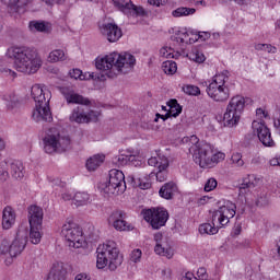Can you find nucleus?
<instances>
[{
	"label": "nucleus",
	"mask_w": 280,
	"mask_h": 280,
	"mask_svg": "<svg viewBox=\"0 0 280 280\" xmlns=\"http://www.w3.org/2000/svg\"><path fill=\"white\" fill-rule=\"evenodd\" d=\"M7 58L13 60V67L20 73L32 75L38 72L43 67V58L34 47L30 46H11L7 49Z\"/></svg>",
	"instance_id": "1"
},
{
	"label": "nucleus",
	"mask_w": 280,
	"mask_h": 280,
	"mask_svg": "<svg viewBox=\"0 0 280 280\" xmlns=\"http://www.w3.org/2000/svg\"><path fill=\"white\" fill-rule=\"evenodd\" d=\"M96 255V268L98 270H103L107 266L112 272H115L124 264V255H121L117 243L114 241H107L98 245Z\"/></svg>",
	"instance_id": "2"
},
{
	"label": "nucleus",
	"mask_w": 280,
	"mask_h": 280,
	"mask_svg": "<svg viewBox=\"0 0 280 280\" xmlns=\"http://www.w3.org/2000/svg\"><path fill=\"white\" fill-rule=\"evenodd\" d=\"M190 141L195 142L189 150L192 152V159L198 166L202 168L215 167L218 163L224 161L226 156L224 153H213V148L209 143L198 144V137L191 136Z\"/></svg>",
	"instance_id": "3"
},
{
	"label": "nucleus",
	"mask_w": 280,
	"mask_h": 280,
	"mask_svg": "<svg viewBox=\"0 0 280 280\" xmlns=\"http://www.w3.org/2000/svg\"><path fill=\"white\" fill-rule=\"evenodd\" d=\"M31 95L35 102L33 119L35 121H52L54 117H51V109H49V100H51V92L36 84L32 86Z\"/></svg>",
	"instance_id": "4"
},
{
	"label": "nucleus",
	"mask_w": 280,
	"mask_h": 280,
	"mask_svg": "<svg viewBox=\"0 0 280 280\" xmlns=\"http://www.w3.org/2000/svg\"><path fill=\"white\" fill-rule=\"evenodd\" d=\"M27 224L20 225L18 233L10 244L9 240H2L0 244V253L1 255H10V257H19L23 250H25V246H27V235H28Z\"/></svg>",
	"instance_id": "5"
},
{
	"label": "nucleus",
	"mask_w": 280,
	"mask_h": 280,
	"mask_svg": "<svg viewBox=\"0 0 280 280\" xmlns=\"http://www.w3.org/2000/svg\"><path fill=\"white\" fill-rule=\"evenodd\" d=\"M71 149V138L62 136L56 127L48 129L44 138V150L46 154H54V152H67Z\"/></svg>",
	"instance_id": "6"
},
{
	"label": "nucleus",
	"mask_w": 280,
	"mask_h": 280,
	"mask_svg": "<svg viewBox=\"0 0 280 280\" xmlns=\"http://www.w3.org/2000/svg\"><path fill=\"white\" fill-rule=\"evenodd\" d=\"M246 106V98L242 95L233 96L223 114V122L228 128H233L240 124L242 119V113H244V107Z\"/></svg>",
	"instance_id": "7"
},
{
	"label": "nucleus",
	"mask_w": 280,
	"mask_h": 280,
	"mask_svg": "<svg viewBox=\"0 0 280 280\" xmlns=\"http://www.w3.org/2000/svg\"><path fill=\"white\" fill-rule=\"evenodd\" d=\"M228 77L224 74H215L212 82L207 88V94L213 102H226L231 97V91L226 86Z\"/></svg>",
	"instance_id": "8"
},
{
	"label": "nucleus",
	"mask_w": 280,
	"mask_h": 280,
	"mask_svg": "<svg viewBox=\"0 0 280 280\" xmlns=\"http://www.w3.org/2000/svg\"><path fill=\"white\" fill-rule=\"evenodd\" d=\"M106 196H119L126 191V175L119 170L109 171V180L101 186Z\"/></svg>",
	"instance_id": "9"
},
{
	"label": "nucleus",
	"mask_w": 280,
	"mask_h": 280,
	"mask_svg": "<svg viewBox=\"0 0 280 280\" xmlns=\"http://www.w3.org/2000/svg\"><path fill=\"white\" fill-rule=\"evenodd\" d=\"M61 235L65 237L66 242H68L70 248H82L84 246L82 229L73 223V221H68L63 224Z\"/></svg>",
	"instance_id": "10"
},
{
	"label": "nucleus",
	"mask_w": 280,
	"mask_h": 280,
	"mask_svg": "<svg viewBox=\"0 0 280 280\" xmlns=\"http://www.w3.org/2000/svg\"><path fill=\"white\" fill-rule=\"evenodd\" d=\"M114 69H116V73H122L126 75L127 73L132 72L135 69V65H137V58H135V55L130 52H114Z\"/></svg>",
	"instance_id": "11"
},
{
	"label": "nucleus",
	"mask_w": 280,
	"mask_h": 280,
	"mask_svg": "<svg viewBox=\"0 0 280 280\" xmlns=\"http://www.w3.org/2000/svg\"><path fill=\"white\" fill-rule=\"evenodd\" d=\"M143 219L145 222H150L152 229L159 230L161 226H165L170 220V213L164 208H153L143 212Z\"/></svg>",
	"instance_id": "12"
},
{
	"label": "nucleus",
	"mask_w": 280,
	"mask_h": 280,
	"mask_svg": "<svg viewBox=\"0 0 280 280\" xmlns=\"http://www.w3.org/2000/svg\"><path fill=\"white\" fill-rule=\"evenodd\" d=\"M235 203L228 201L224 206L220 207L212 214L213 224H220V226H226L231 218H235Z\"/></svg>",
	"instance_id": "13"
},
{
	"label": "nucleus",
	"mask_w": 280,
	"mask_h": 280,
	"mask_svg": "<svg viewBox=\"0 0 280 280\" xmlns=\"http://www.w3.org/2000/svg\"><path fill=\"white\" fill-rule=\"evenodd\" d=\"M154 253L160 255L161 257H166L167 259H172L174 257V249L170 246V240L167 236H164L163 233L158 232L154 234Z\"/></svg>",
	"instance_id": "14"
},
{
	"label": "nucleus",
	"mask_w": 280,
	"mask_h": 280,
	"mask_svg": "<svg viewBox=\"0 0 280 280\" xmlns=\"http://www.w3.org/2000/svg\"><path fill=\"white\" fill-rule=\"evenodd\" d=\"M252 128L254 130V135H257L262 145H265L266 148H272L275 145V140H272L270 129H268L266 124L254 120L252 124Z\"/></svg>",
	"instance_id": "15"
},
{
	"label": "nucleus",
	"mask_w": 280,
	"mask_h": 280,
	"mask_svg": "<svg viewBox=\"0 0 280 280\" xmlns=\"http://www.w3.org/2000/svg\"><path fill=\"white\" fill-rule=\"evenodd\" d=\"M115 8H118L124 14H130L131 16H145L148 13L143 7H137L131 1L126 2L125 0H112Z\"/></svg>",
	"instance_id": "16"
},
{
	"label": "nucleus",
	"mask_w": 280,
	"mask_h": 280,
	"mask_svg": "<svg viewBox=\"0 0 280 280\" xmlns=\"http://www.w3.org/2000/svg\"><path fill=\"white\" fill-rule=\"evenodd\" d=\"M59 91L68 104H81L82 106H89L91 104V101L88 97L75 93V90L71 86H61L59 88Z\"/></svg>",
	"instance_id": "17"
},
{
	"label": "nucleus",
	"mask_w": 280,
	"mask_h": 280,
	"mask_svg": "<svg viewBox=\"0 0 280 280\" xmlns=\"http://www.w3.org/2000/svg\"><path fill=\"white\" fill-rule=\"evenodd\" d=\"M97 117H100V113L95 110L85 113L84 109L77 107L70 115V121H75V124H91V121H97Z\"/></svg>",
	"instance_id": "18"
},
{
	"label": "nucleus",
	"mask_w": 280,
	"mask_h": 280,
	"mask_svg": "<svg viewBox=\"0 0 280 280\" xmlns=\"http://www.w3.org/2000/svg\"><path fill=\"white\" fill-rule=\"evenodd\" d=\"M100 32L102 36L108 40V43H117V40L124 36L121 28H119V26L115 23H105L101 25Z\"/></svg>",
	"instance_id": "19"
},
{
	"label": "nucleus",
	"mask_w": 280,
	"mask_h": 280,
	"mask_svg": "<svg viewBox=\"0 0 280 280\" xmlns=\"http://www.w3.org/2000/svg\"><path fill=\"white\" fill-rule=\"evenodd\" d=\"M115 52H112L101 59H96V69L100 71H108L107 78H117L115 69Z\"/></svg>",
	"instance_id": "20"
},
{
	"label": "nucleus",
	"mask_w": 280,
	"mask_h": 280,
	"mask_svg": "<svg viewBox=\"0 0 280 280\" xmlns=\"http://www.w3.org/2000/svg\"><path fill=\"white\" fill-rule=\"evenodd\" d=\"M108 220L116 231H132L133 229L132 225L126 222V212L121 210L114 211Z\"/></svg>",
	"instance_id": "21"
},
{
	"label": "nucleus",
	"mask_w": 280,
	"mask_h": 280,
	"mask_svg": "<svg viewBox=\"0 0 280 280\" xmlns=\"http://www.w3.org/2000/svg\"><path fill=\"white\" fill-rule=\"evenodd\" d=\"M139 159V151L127 150L126 153L113 158L112 163L116 167H125L128 163H135Z\"/></svg>",
	"instance_id": "22"
},
{
	"label": "nucleus",
	"mask_w": 280,
	"mask_h": 280,
	"mask_svg": "<svg viewBox=\"0 0 280 280\" xmlns=\"http://www.w3.org/2000/svg\"><path fill=\"white\" fill-rule=\"evenodd\" d=\"M27 213L30 226H43V218L45 215L43 208L33 205L27 208Z\"/></svg>",
	"instance_id": "23"
},
{
	"label": "nucleus",
	"mask_w": 280,
	"mask_h": 280,
	"mask_svg": "<svg viewBox=\"0 0 280 280\" xmlns=\"http://www.w3.org/2000/svg\"><path fill=\"white\" fill-rule=\"evenodd\" d=\"M47 280H67V268L65 267V262H54Z\"/></svg>",
	"instance_id": "24"
},
{
	"label": "nucleus",
	"mask_w": 280,
	"mask_h": 280,
	"mask_svg": "<svg viewBox=\"0 0 280 280\" xmlns=\"http://www.w3.org/2000/svg\"><path fill=\"white\" fill-rule=\"evenodd\" d=\"M16 222V212L12 207L8 206L2 212V229L5 231L12 229Z\"/></svg>",
	"instance_id": "25"
},
{
	"label": "nucleus",
	"mask_w": 280,
	"mask_h": 280,
	"mask_svg": "<svg viewBox=\"0 0 280 280\" xmlns=\"http://www.w3.org/2000/svg\"><path fill=\"white\" fill-rule=\"evenodd\" d=\"M148 164L151 167H155V172L159 170H167L170 167V160L167 156L159 154L148 160Z\"/></svg>",
	"instance_id": "26"
},
{
	"label": "nucleus",
	"mask_w": 280,
	"mask_h": 280,
	"mask_svg": "<svg viewBox=\"0 0 280 280\" xmlns=\"http://www.w3.org/2000/svg\"><path fill=\"white\" fill-rule=\"evenodd\" d=\"M8 8L10 14H16L21 8H25L32 0H0Z\"/></svg>",
	"instance_id": "27"
},
{
	"label": "nucleus",
	"mask_w": 280,
	"mask_h": 280,
	"mask_svg": "<svg viewBox=\"0 0 280 280\" xmlns=\"http://www.w3.org/2000/svg\"><path fill=\"white\" fill-rule=\"evenodd\" d=\"M176 191H178L176 184L174 182H168L160 188L159 194L161 198H164L165 200H172Z\"/></svg>",
	"instance_id": "28"
},
{
	"label": "nucleus",
	"mask_w": 280,
	"mask_h": 280,
	"mask_svg": "<svg viewBox=\"0 0 280 280\" xmlns=\"http://www.w3.org/2000/svg\"><path fill=\"white\" fill-rule=\"evenodd\" d=\"M256 185H259V178L255 175H247L243 178V183L240 186L241 194H246L250 189H255Z\"/></svg>",
	"instance_id": "29"
},
{
	"label": "nucleus",
	"mask_w": 280,
	"mask_h": 280,
	"mask_svg": "<svg viewBox=\"0 0 280 280\" xmlns=\"http://www.w3.org/2000/svg\"><path fill=\"white\" fill-rule=\"evenodd\" d=\"M170 109L166 113V117H178L183 113V107L178 104V101L173 98L167 102Z\"/></svg>",
	"instance_id": "30"
},
{
	"label": "nucleus",
	"mask_w": 280,
	"mask_h": 280,
	"mask_svg": "<svg viewBox=\"0 0 280 280\" xmlns=\"http://www.w3.org/2000/svg\"><path fill=\"white\" fill-rule=\"evenodd\" d=\"M25 167H23V163L15 161L11 163V176L15 178V180H21L25 176L24 172Z\"/></svg>",
	"instance_id": "31"
},
{
	"label": "nucleus",
	"mask_w": 280,
	"mask_h": 280,
	"mask_svg": "<svg viewBox=\"0 0 280 280\" xmlns=\"http://www.w3.org/2000/svg\"><path fill=\"white\" fill-rule=\"evenodd\" d=\"M43 225H30V242L31 244H40L43 234L40 233Z\"/></svg>",
	"instance_id": "32"
},
{
	"label": "nucleus",
	"mask_w": 280,
	"mask_h": 280,
	"mask_svg": "<svg viewBox=\"0 0 280 280\" xmlns=\"http://www.w3.org/2000/svg\"><path fill=\"white\" fill-rule=\"evenodd\" d=\"M104 159H105V156L101 155V154H96V155H93L92 158H90L85 164L89 172H95V170L104 163Z\"/></svg>",
	"instance_id": "33"
},
{
	"label": "nucleus",
	"mask_w": 280,
	"mask_h": 280,
	"mask_svg": "<svg viewBox=\"0 0 280 280\" xmlns=\"http://www.w3.org/2000/svg\"><path fill=\"white\" fill-rule=\"evenodd\" d=\"M75 207H85L91 203V195L89 192L79 191L73 196Z\"/></svg>",
	"instance_id": "34"
},
{
	"label": "nucleus",
	"mask_w": 280,
	"mask_h": 280,
	"mask_svg": "<svg viewBox=\"0 0 280 280\" xmlns=\"http://www.w3.org/2000/svg\"><path fill=\"white\" fill-rule=\"evenodd\" d=\"M192 14H196L195 8L179 7L172 11V16H174V19H180V16H192Z\"/></svg>",
	"instance_id": "35"
},
{
	"label": "nucleus",
	"mask_w": 280,
	"mask_h": 280,
	"mask_svg": "<svg viewBox=\"0 0 280 280\" xmlns=\"http://www.w3.org/2000/svg\"><path fill=\"white\" fill-rule=\"evenodd\" d=\"M28 27L31 32L47 33L50 30L49 23L40 21H31Z\"/></svg>",
	"instance_id": "36"
},
{
	"label": "nucleus",
	"mask_w": 280,
	"mask_h": 280,
	"mask_svg": "<svg viewBox=\"0 0 280 280\" xmlns=\"http://www.w3.org/2000/svg\"><path fill=\"white\" fill-rule=\"evenodd\" d=\"M47 60L48 62H65L67 55L62 49H55L49 52Z\"/></svg>",
	"instance_id": "37"
},
{
	"label": "nucleus",
	"mask_w": 280,
	"mask_h": 280,
	"mask_svg": "<svg viewBox=\"0 0 280 280\" xmlns=\"http://www.w3.org/2000/svg\"><path fill=\"white\" fill-rule=\"evenodd\" d=\"M173 40H176V43H179L182 45H191L192 43H196L198 38L194 39V37H189V33L187 32H179L175 37H173Z\"/></svg>",
	"instance_id": "38"
},
{
	"label": "nucleus",
	"mask_w": 280,
	"mask_h": 280,
	"mask_svg": "<svg viewBox=\"0 0 280 280\" xmlns=\"http://www.w3.org/2000/svg\"><path fill=\"white\" fill-rule=\"evenodd\" d=\"M217 223H203L199 225V233L201 235H215L218 233V228H215Z\"/></svg>",
	"instance_id": "39"
},
{
	"label": "nucleus",
	"mask_w": 280,
	"mask_h": 280,
	"mask_svg": "<svg viewBox=\"0 0 280 280\" xmlns=\"http://www.w3.org/2000/svg\"><path fill=\"white\" fill-rule=\"evenodd\" d=\"M187 57L189 60H192L194 62H198L201 65V62H205L207 58L205 57V54L202 51L198 50V48H192L190 52L187 54Z\"/></svg>",
	"instance_id": "40"
},
{
	"label": "nucleus",
	"mask_w": 280,
	"mask_h": 280,
	"mask_svg": "<svg viewBox=\"0 0 280 280\" xmlns=\"http://www.w3.org/2000/svg\"><path fill=\"white\" fill-rule=\"evenodd\" d=\"M69 75L72 78V80H91L94 78L93 73L84 74L80 69L70 70Z\"/></svg>",
	"instance_id": "41"
},
{
	"label": "nucleus",
	"mask_w": 280,
	"mask_h": 280,
	"mask_svg": "<svg viewBox=\"0 0 280 280\" xmlns=\"http://www.w3.org/2000/svg\"><path fill=\"white\" fill-rule=\"evenodd\" d=\"M162 69L167 75H174V73L178 71V66L175 61H164L162 63Z\"/></svg>",
	"instance_id": "42"
},
{
	"label": "nucleus",
	"mask_w": 280,
	"mask_h": 280,
	"mask_svg": "<svg viewBox=\"0 0 280 280\" xmlns=\"http://www.w3.org/2000/svg\"><path fill=\"white\" fill-rule=\"evenodd\" d=\"M2 100H4L7 106H9L10 108H14V106L19 104V96H16L14 92L5 93Z\"/></svg>",
	"instance_id": "43"
},
{
	"label": "nucleus",
	"mask_w": 280,
	"mask_h": 280,
	"mask_svg": "<svg viewBox=\"0 0 280 280\" xmlns=\"http://www.w3.org/2000/svg\"><path fill=\"white\" fill-rule=\"evenodd\" d=\"M183 92L186 94V95H200V88L196 86V85H184L183 86Z\"/></svg>",
	"instance_id": "44"
},
{
	"label": "nucleus",
	"mask_w": 280,
	"mask_h": 280,
	"mask_svg": "<svg viewBox=\"0 0 280 280\" xmlns=\"http://www.w3.org/2000/svg\"><path fill=\"white\" fill-rule=\"evenodd\" d=\"M256 49L258 51H267L268 54H276L277 47L270 45V44H258L256 45Z\"/></svg>",
	"instance_id": "45"
},
{
	"label": "nucleus",
	"mask_w": 280,
	"mask_h": 280,
	"mask_svg": "<svg viewBox=\"0 0 280 280\" xmlns=\"http://www.w3.org/2000/svg\"><path fill=\"white\" fill-rule=\"evenodd\" d=\"M232 165L234 167H244V160L240 153H233L231 156Z\"/></svg>",
	"instance_id": "46"
},
{
	"label": "nucleus",
	"mask_w": 280,
	"mask_h": 280,
	"mask_svg": "<svg viewBox=\"0 0 280 280\" xmlns=\"http://www.w3.org/2000/svg\"><path fill=\"white\" fill-rule=\"evenodd\" d=\"M168 171L167 168H161L159 171H155V178L159 180V183H165L167 180Z\"/></svg>",
	"instance_id": "47"
},
{
	"label": "nucleus",
	"mask_w": 280,
	"mask_h": 280,
	"mask_svg": "<svg viewBox=\"0 0 280 280\" xmlns=\"http://www.w3.org/2000/svg\"><path fill=\"white\" fill-rule=\"evenodd\" d=\"M218 187V180L215 178L211 177L207 180L205 185V191H213Z\"/></svg>",
	"instance_id": "48"
},
{
	"label": "nucleus",
	"mask_w": 280,
	"mask_h": 280,
	"mask_svg": "<svg viewBox=\"0 0 280 280\" xmlns=\"http://www.w3.org/2000/svg\"><path fill=\"white\" fill-rule=\"evenodd\" d=\"M160 56H162V58H174V50L172 47H163L160 50Z\"/></svg>",
	"instance_id": "49"
},
{
	"label": "nucleus",
	"mask_w": 280,
	"mask_h": 280,
	"mask_svg": "<svg viewBox=\"0 0 280 280\" xmlns=\"http://www.w3.org/2000/svg\"><path fill=\"white\" fill-rule=\"evenodd\" d=\"M141 249H133L130 255V261H132L133 264H139V261H141Z\"/></svg>",
	"instance_id": "50"
},
{
	"label": "nucleus",
	"mask_w": 280,
	"mask_h": 280,
	"mask_svg": "<svg viewBox=\"0 0 280 280\" xmlns=\"http://www.w3.org/2000/svg\"><path fill=\"white\" fill-rule=\"evenodd\" d=\"M136 185H138V187H140V189H150L152 187V184H150V182H141V179H139V182H135Z\"/></svg>",
	"instance_id": "51"
},
{
	"label": "nucleus",
	"mask_w": 280,
	"mask_h": 280,
	"mask_svg": "<svg viewBox=\"0 0 280 280\" xmlns=\"http://www.w3.org/2000/svg\"><path fill=\"white\" fill-rule=\"evenodd\" d=\"M1 73H4V75H7L8 78H16V72H14V70H11L8 68H3L1 70Z\"/></svg>",
	"instance_id": "52"
},
{
	"label": "nucleus",
	"mask_w": 280,
	"mask_h": 280,
	"mask_svg": "<svg viewBox=\"0 0 280 280\" xmlns=\"http://www.w3.org/2000/svg\"><path fill=\"white\" fill-rule=\"evenodd\" d=\"M269 164L271 165V167H280V155H276L275 158H272L269 161Z\"/></svg>",
	"instance_id": "53"
},
{
	"label": "nucleus",
	"mask_w": 280,
	"mask_h": 280,
	"mask_svg": "<svg viewBox=\"0 0 280 280\" xmlns=\"http://www.w3.org/2000/svg\"><path fill=\"white\" fill-rule=\"evenodd\" d=\"M257 207H266L268 199L266 197H259L256 201Z\"/></svg>",
	"instance_id": "54"
},
{
	"label": "nucleus",
	"mask_w": 280,
	"mask_h": 280,
	"mask_svg": "<svg viewBox=\"0 0 280 280\" xmlns=\"http://www.w3.org/2000/svg\"><path fill=\"white\" fill-rule=\"evenodd\" d=\"M256 115L260 119H264V118L268 117V113H266V110H264L262 108L256 109Z\"/></svg>",
	"instance_id": "55"
},
{
	"label": "nucleus",
	"mask_w": 280,
	"mask_h": 280,
	"mask_svg": "<svg viewBox=\"0 0 280 280\" xmlns=\"http://www.w3.org/2000/svg\"><path fill=\"white\" fill-rule=\"evenodd\" d=\"M8 178H10V173H8V171H2L0 174V180L2 183H5V180H8Z\"/></svg>",
	"instance_id": "56"
},
{
	"label": "nucleus",
	"mask_w": 280,
	"mask_h": 280,
	"mask_svg": "<svg viewBox=\"0 0 280 280\" xmlns=\"http://www.w3.org/2000/svg\"><path fill=\"white\" fill-rule=\"evenodd\" d=\"M74 280H91V277L86 273H79L75 276Z\"/></svg>",
	"instance_id": "57"
},
{
	"label": "nucleus",
	"mask_w": 280,
	"mask_h": 280,
	"mask_svg": "<svg viewBox=\"0 0 280 280\" xmlns=\"http://www.w3.org/2000/svg\"><path fill=\"white\" fill-rule=\"evenodd\" d=\"M209 200H211V198L209 196H203L200 199H198V205H200V206L207 205L209 202Z\"/></svg>",
	"instance_id": "58"
},
{
	"label": "nucleus",
	"mask_w": 280,
	"mask_h": 280,
	"mask_svg": "<svg viewBox=\"0 0 280 280\" xmlns=\"http://www.w3.org/2000/svg\"><path fill=\"white\" fill-rule=\"evenodd\" d=\"M61 198H62V200H65V201L73 200V195H71L70 192H63V194L61 195Z\"/></svg>",
	"instance_id": "59"
},
{
	"label": "nucleus",
	"mask_w": 280,
	"mask_h": 280,
	"mask_svg": "<svg viewBox=\"0 0 280 280\" xmlns=\"http://www.w3.org/2000/svg\"><path fill=\"white\" fill-rule=\"evenodd\" d=\"M159 119H162L163 121H166V119H170V117H167V114L166 115H161V114H156L155 115V118H154V121H159Z\"/></svg>",
	"instance_id": "60"
},
{
	"label": "nucleus",
	"mask_w": 280,
	"mask_h": 280,
	"mask_svg": "<svg viewBox=\"0 0 280 280\" xmlns=\"http://www.w3.org/2000/svg\"><path fill=\"white\" fill-rule=\"evenodd\" d=\"M148 3H150V5H161V0H148Z\"/></svg>",
	"instance_id": "61"
},
{
	"label": "nucleus",
	"mask_w": 280,
	"mask_h": 280,
	"mask_svg": "<svg viewBox=\"0 0 280 280\" xmlns=\"http://www.w3.org/2000/svg\"><path fill=\"white\" fill-rule=\"evenodd\" d=\"M273 126H275V128H280V112H279L277 119L273 122Z\"/></svg>",
	"instance_id": "62"
},
{
	"label": "nucleus",
	"mask_w": 280,
	"mask_h": 280,
	"mask_svg": "<svg viewBox=\"0 0 280 280\" xmlns=\"http://www.w3.org/2000/svg\"><path fill=\"white\" fill-rule=\"evenodd\" d=\"M48 8H54V0H42Z\"/></svg>",
	"instance_id": "63"
},
{
	"label": "nucleus",
	"mask_w": 280,
	"mask_h": 280,
	"mask_svg": "<svg viewBox=\"0 0 280 280\" xmlns=\"http://www.w3.org/2000/svg\"><path fill=\"white\" fill-rule=\"evenodd\" d=\"M237 3V5H244L246 3V0H233Z\"/></svg>",
	"instance_id": "64"
}]
</instances>
